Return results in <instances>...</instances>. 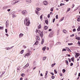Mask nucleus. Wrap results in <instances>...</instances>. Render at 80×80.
I'll return each instance as SVG.
<instances>
[{"label": "nucleus", "mask_w": 80, "mask_h": 80, "mask_svg": "<svg viewBox=\"0 0 80 80\" xmlns=\"http://www.w3.org/2000/svg\"><path fill=\"white\" fill-rule=\"evenodd\" d=\"M24 52V50H22L20 52V53L21 54H23V53Z\"/></svg>", "instance_id": "nucleus-23"}, {"label": "nucleus", "mask_w": 80, "mask_h": 80, "mask_svg": "<svg viewBox=\"0 0 80 80\" xmlns=\"http://www.w3.org/2000/svg\"><path fill=\"white\" fill-rule=\"evenodd\" d=\"M53 14V13H52V12H50V15H52Z\"/></svg>", "instance_id": "nucleus-59"}, {"label": "nucleus", "mask_w": 80, "mask_h": 80, "mask_svg": "<svg viewBox=\"0 0 80 80\" xmlns=\"http://www.w3.org/2000/svg\"><path fill=\"white\" fill-rule=\"evenodd\" d=\"M76 39H77V40H80V37H76Z\"/></svg>", "instance_id": "nucleus-35"}, {"label": "nucleus", "mask_w": 80, "mask_h": 80, "mask_svg": "<svg viewBox=\"0 0 80 80\" xmlns=\"http://www.w3.org/2000/svg\"><path fill=\"white\" fill-rule=\"evenodd\" d=\"M36 32L37 35H40L41 38H42V37H43V32H40V30H38L36 31Z\"/></svg>", "instance_id": "nucleus-2"}, {"label": "nucleus", "mask_w": 80, "mask_h": 80, "mask_svg": "<svg viewBox=\"0 0 80 80\" xmlns=\"http://www.w3.org/2000/svg\"><path fill=\"white\" fill-rule=\"evenodd\" d=\"M11 10V9H9L7 10L8 12H10V11Z\"/></svg>", "instance_id": "nucleus-57"}, {"label": "nucleus", "mask_w": 80, "mask_h": 80, "mask_svg": "<svg viewBox=\"0 0 80 80\" xmlns=\"http://www.w3.org/2000/svg\"><path fill=\"white\" fill-rule=\"evenodd\" d=\"M68 60L69 62H71V59L68 58Z\"/></svg>", "instance_id": "nucleus-51"}, {"label": "nucleus", "mask_w": 80, "mask_h": 80, "mask_svg": "<svg viewBox=\"0 0 80 80\" xmlns=\"http://www.w3.org/2000/svg\"><path fill=\"white\" fill-rule=\"evenodd\" d=\"M40 19L41 20H42V15H41L40 16Z\"/></svg>", "instance_id": "nucleus-36"}, {"label": "nucleus", "mask_w": 80, "mask_h": 80, "mask_svg": "<svg viewBox=\"0 0 80 80\" xmlns=\"http://www.w3.org/2000/svg\"><path fill=\"white\" fill-rule=\"evenodd\" d=\"M59 35V31H58L57 32V35Z\"/></svg>", "instance_id": "nucleus-55"}, {"label": "nucleus", "mask_w": 80, "mask_h": 80, "mask_svg": "<svg viewBox=\"0 0 80 80\" xmlns=\"http://www.w3.org/2000/svg\"><path fill=\"white\" fill-rule=\"evenodd\" d=\"M51 78H52V79H54V78H55V76H52Z\"/></svg>", "instance_id": "nucleus-50"}, {"label": "nucleus", "mask_w": 80, "mask_h": 80, "mask_svg": "<svg viewBox=\"0 0 80 80\" xmlns=\"http://www.w3.org/2000/svg\"><path fill=\"white\" fill-rule=\"evenodd\" d=\"M73 64L72 63H71V64H70V66H72V65H73Z\"/></svg>", "instance_id": "nucleus-56"}, {"label": "nucleus", "mask_w": 80, "mask_h": 80, "mask_svg": "<svg viewBox=\"0 0 80 80\" xmlns=\"http://www.w3.org/2000/svg\"><path fill=\"white\" fill-rule=\"evenodd\" d=\"M45 22L46 24H48V20H46Z\"/></svg>", "instance_id": "nucleus-32"}, {"label": "nucleus", "mask_w": 80, "mask_h": 80, "mask_svg": "<svg viewBox=\"0 0 80 80\" xmlns=\"http://www.w3.org/2000/svg\"><path fill=\"white\" fill-rule=\"evenodd\" d=\"M74 34H73L72 35H71L70 36L71 37H74Z\"/></svg>", "instance_id": "nucleus-54"}, {"label": "nucleus", "mask_w": 80, "mask_h": 80, "mask_svg": "<svg viewBox=\"0 0 80 80\" xmlns=\"http://www.w3.org/2000/svg\"><path fill=\"white\" fill-rule=\"evenodd\" d=\"M11 5H15V2H13V1H12L11 2Z\"/></svg>", "instance_id": "nucleus-28"}, {"label": "nucleus", "mask_w": 80, "mask_h": 80, "mask_svg": "<svg viewBox=\"0 0 80 80\" xmlns=\"http://www.w3.org/2000/svg\"><path fill=\"white\" fill-rule=\"evenodd\" d=\"M55 18H54L52 21L53 23H54V22H55Z\"/></svg>", "instance_id": "nucleus-48"}, {"label": "nucleus", "mask_w": 80, "mask_h": 80, "mask_svg": "<svg viewBox=\"0 0 80 80\" xmlns=\"http://www.w3.org/2000/svg\"><path fill=\"white\" fill-rule=\"evenodd\" d=\"M38 44V41H37L34 43V45H37Z\"/></svg>", "instance_id": "nucleus-20"}, {"label": "nucleus", "mask_w": 80, "mask_h": 80, "mask_svg": "<svg viewBox=\"0 0 80 80\" xmlns=\"http://www.w3.org/2000/svg\"><path fill=\"white\" fill-rule=\"evenodd\" d=\"M29 66V64L28 63H27L26 65H25L23 67V69H25V68H26L28 67Z\"/></svg>", "instance_id": "nucleus-9"}, {"label": "nucleus", "mask_w": 80, "mask_h": 80, "mask_svg": "<svg viewBox=\"0 0 80 80\" xmlns=\"http://www.w3.org/2000/svg\"><path fill=\"white\" fill-rule=\"evenodd\" d=\"M66 49H65V48H63L62 50V51L63 52V51H66Z\"/></svg>", "instance_id": "nucleus-49"}, {"label": "nucleus", "mask_w": 80, "mask_h": 80, "mask_svg": "<svg viewBox=\"0 0 80 80\" xmlns=\"http://www.w3.org/2000/svg\"><path fill=\"white\" fill-rule=\"evenodd\" d=\"M78 57V56L77 55H76H76H75V57L76 58H77V57Z\"/></svg>", "instance_id": "nucleus-63"}, {"label": "nucleus", "mask_w": 80, "mask_h": 80, "mask_svg": "<svg viewBox=\"0 0 80 80\" xmlns=\"http://www.w3.org/2000/svg\"><path fill=\"white\" fill-rule=\"evenodd\" d=\"M13 47L14 46H13L10 47L6 48H5V49H6V50H10V49H12V48H13Z\"/></svg>", "instance_id": "nucleus-7"}, {"label": "nucleus", "mask_w": 80, "mask_h": 80, "mask_svg": "<svg viewBox=\"0 0 80 80\" xmlns=\"http://www.w3.org/2000/svg\"><path fill=\"white\" fill-rule=\"evenodd\" d=\"M53 33H54L53 32H51L49 35V37L50 38L52 37L53 36Z\"/></svg>", "instance_id": "nucleus-6"}, {"label": "nucleus", "mask_w": 80, "mask_h": 80, "mask_svg": "<svg viewBox=\"0 0 80 80\" xmlns=\"http://www.w3.org/2000/svg\"><path fill=\"white\" fill-rule=\"evenodd\" d=\"M50 42H51V43L50 44V47H52V45H53V43H54L53 40L50 41Z\"/></svg>", "instance_id": "nucleus-8"}, {"label": "nucleus", "mask_w": 80, "mask_h": 80, "mask_svg": "<svg viewBox=\"0 0 80 80\" xmlns=\"http://www.w3.org/2000/svg\"><path fill=\"white\" fill-rule=\"evenodd\" d=\"M41 28V25H39L38 27V29H40Z\"/></svg>", "instance_id": "nucleus-29"}, {"label": "nucleus", "mask_w": 80, "mask_h": 80, "mask_svg": "<svg viewBox=\"0 0 80 80\" xmlns=\"http://www.w3.org/2000/svg\"><path fill=\"white\" fill-rule=\"evenodd\" d=\"M24 24L25 25L27 26H28L30 24V20L27 18H25L24 20Z\"/></svg>", "instance_id": "nucleus-1"}, {"label": "nucleus", "mask_w": 80, "mask_h": 80, "mask_svg": "<svg viewBox=\"0 0 80 80\" xmlns=\"http://www.w3.org/2000/svg\"><path fill=\"white\" fill-rule=\"evenodd\" d=\"M55 65H56V63H55L54 64H52L51 65V67H54V66H55Z\"/></svg>", "instance_id": "nucleus-16"}, {"label": "nucleus", "mask_w": 80, "mask_h": 80, "mask_svg": "<svg viewBox=\"0 0 80 80\" xmlns=\"http://www.w3.org/2000/svg\"><path fill=\"white\" fill-rule=\"evenodd\" d=\"M64 17H62L61 19H60V22H62V21H63V20H64Z\"/></svg>", "instance_id": "nucleus-18"}, {"label": "nucleus", "mask_w": 80, "mask_h": 80, "mask_svg": "<svg viewBox=\"0 0 80 80\" xmlns=\"http://www.w3.org/2000/svg\"><path fill=\"white\" fill-rule=\"evenodd\" d=\"M68 45H73V43H68Z\"/></svg>", "instance_id": "nucleus-41"}, {"label": "nucleus", "mask_w": 80, "mask_h": 80, "mask_svg": "<svg viewBox=\"0 0 80 80\" xmlns=\"http://www.w3.org/2000/svg\"><path fill=\"white\" fill-rule=\"evenodd\" d=\"M66 48L67 51H68V52H71V50L68 48Z\"/></svg>", "instance_id": "nucleus-13"}, {"label": "nucleus", "mask_w": 80, "mask_h": 80, "mask_svg": "<svg viewBox=\"0 0 80 80\" xmlns=\"http://www.w3.org/2000/svg\"><path fill=\"white\" fill-rule=\"evenodd\" d=\"M9 22L8 21H7L6 22V27H8V23H9Z\"/></svg>", "instance_id": "nucleus-11"}, {"label": "nucleus", "mask_w": 80, "mask_h": 80, "mask_svg": "<svg viewBox=\"0 0 80 80\" xmlns=\"http://www.w3.org/2000/svg\"><path fill=\"white\" fill-rule=\"evenodd\" d=\"M63 32L64 33H66V32H67V31H66V30H63Z\"/></svg>", "instance_id": "nucleus-27"}, {"label": "nucleus", "mask_w": 80, "mask_h": 80, "mask_svg": "<svg viewBox=\"0 0 80 80\" xmlns=\"http://www.w3.org/2000/svg\"><path fill=\"white\" fill-rule=\"evenodd\" d=\"M77 21H78V22H80V18H78L77 19Z\"/></svg>", "instance_id": "nucleus-45"}, {"label": "nucleus", "mask_w": 80, "mask_h": 80, "mask_svg": "<svg viewBox=\"0 0 80 80\" xmlns=\"http://www.w3.org/2000/svg\"><path fill=\"white\" fill-rule=\"evenodd\" d=\"M65 72H66V70H65V69H62V72L63 73H64Z\"/></svg>", "instance_id": "nucleus-25"}, {"label": "nucleus", "mask_w": 80, "mask_h": 80, "mask_svg": "<svg viewBox=\"0 0 80 80\" xmlns=\"http://www.w3.org/2000/svg\"><path fill=\"white\" fill-rule=\"evenodd\" d=\"M47 73H48V72L47 71H46V73H45L46 75L45 76V77H46V76H47Z\"/></svg>", "instance_id": "nucleus-52"}, {"label": "nucleus", "mask_w": 80, "mask_h": 80, "mask_svg": "<svg viewBox=\"0 0 80 80\" xmlns=\"http://www.w3.org/2000/svg\"><path fill=\"white\" fill-rule=\"evenodd\" d=\"M50 14H48V18H50Z\"/></svg>", "instance_id": "nucleus-61"}, {"label": "nucleus", "mask_w": 80, "mask_h": 80, "mask_svg": "<svg viewBox=\"0 0 80 80\" xmlns=\"http://www.w3.org/2000/svg\"><path fill=\"white\" fill-rule=\"evenodd\" d=\"M78 31H80V27H79L77 29Z\"/></svg>", "instance_id": "nucleus-42"}, {"label": "nucleus", "mask_w": 80, "mask_h": 80, "mask_svg": "<svg viewBox=\"0 0 80 80\" xmlns=\"http://www.w3.org/2000/svg\"><path fill=\"white\" fill-rule=\"evenodd\" d=\"M19 2H20L19 0H17V1H15L14 2V3H15H15H18Z\"/></svg>", "instance_id": "nucleus-17"}, {"label": "nucleus", "mask_w": 80, "mask_h": 80, "mask_svg": "<svg viewBox=\"0 0 80 80\" xmlns=\"http://www.w3.org/2000/svg\"><path fill=\"white\" fill-rule=\"evenodd\" d=\"M59 74L61 77H62V76H63V75L61 73H60Z\"/></svg>", "instance_id": "nucleus-58"}, {"label": "nucleus", "mask_w": 80, "mask_h": 80, "mask_svg": "<svg viewBox=\"0 0 80 80\" xmlns=\"http://www.w3.org/2000/svg\"><path fill=\"white\" fill-rule=\"evenodd\" d=\"M78 44L79 45V46H80V43L79 41L78 42Z\"/></svg>", "instance_id": "nucleus-64"}, {"label": "nucleus", "mask_w": 80, "mask_h": 80, "mask_svg": "<svg viewBox=\"0 0 80 80\" xmlns=\"http://www.w3.org/2000/svg\"><path fill=\"white\" fill-rule=\"evenodd\" d=\"M5 74V72H2V74H1L2 77L3 76V75Z\"/></svg>", "instance_id": "nucleus-26"}, {"label": "nucleus", "mask_w": 80, "mask_h": 80, "mask_svg": "<svg viewBox=\"0 0 80 80\" xmlns=\"http://www.w3.org/2000/svg\"><path fill=\"white\" fill-rule=\"evenodd\" d=\"M21 76L22 77H23L25 76V74L22 73L21 75Z\"/></svg>", "instance_id": "nucleus-40"}, {"label": "nucleus", "mask_w": 80, "mask_h": 80, "mask_svg": "<svg viewBox=\"0 0 80 80\" xmlns=\"http://www.w3.org/2000/svg\"><path fill=\"white\" fill-rule=\"evenodd\" d=\"M3 27L0 26V30H3Z\"/></svg>", "instance_id": "nucleus-33"}, {"label": "nucleus", "mask_w": 80, "mask_h": 80, "mask_svg": "<svg viewBox=\"0 0 80 80\" xmlns=\"http://www.w3.org/2000/svg\"><path fill=\"white\" fill-rule=\"evenodd\" d=\"M47 50H49V48L47 47Z\"/></svg>", "instance_id": "nucleus-60"}, {"label": "nucleus", "mask_w": 80, "mask_h": 80, "mask_svg": "<svg viewBox=\"0 0 80 80\" xmlns=\"http://www.w3.org/2000/svg\"><path fill=\"white\" fill-rule=\"evenodd\" d=\"M20 67H18L17 68V70H20Z\"/></svg>", "instance_id": "nucleus-47"}, {"label": "nucleus", "mask_w": 80, "mask_h": 80, "mask_svg": "<svg viewBox=\"0 0 80 80\" xmlns=\"http://www.w3.org/2000/svg\"><path fill=\"white\" fill-rule=\"evenodd\" d=\"M5 31L6 33H7V32H8V30L7 29H5Z\"/></svg>", "instance_id": "nucleus-46"}, {"label": "nucleus", "mask_w": 80, "mask_h": 80, "mask_svg": "<svg viewBox=\"0 0 80 80\" xmlns=\"http://www.w3.org/2000/svg\"><path fill=\"white\" fill-rule=\"evenodd\" d=\"M53 8H51L50 9V11H51V12H53Z\"/></svg>", "instance_id": "nucleus-37"}, {"label": "nucleus", "mask_w": 80, "mask_h": 80, "mask_svg": "<svg viewBox=\"0 0 80 80\" xmlns=\"http://www.w3.org/2000/svg\"><path fill=\"white\" fill-rule=\"evenodd\" d=\"M70 9H71L70 8H68L67 11V12H69V11L70 10Z\"/></svg>", "instance_id": "nucleus-38"}, {"label": "nucleus", "mask_w": 80, "mask_h": 80, "mask_svg": "<svg viewBox=\"0 0 80 80\" xmlns=\"http://www.w3.org/2000/svg\"><path fill=\"white\" fill-rule=\"evenodd\" d=\"M26 2L28 3H30L32 2V1H31V0H27Z\"/></svg>", "instance_id": "nucleus-12"}, {"label": "nucleus", "mask_w": 80, "mask_h": 80, "mask_svg": "<svg viewBox=\"0 0 80 80\" xmlns=\"http://www.w3.org/2000/svg\"><path fill=\"white\" fill-rule=\"evenodd\" d=\"M43 4H44V5H48V2L47 1H44L43 2Z\"/></svg>", "instance_id": "nucleus-10"}, {"label": "nucleus", "mask_w": 80, "mask_h": 80, "mask_svg": "<svg viewBox=\"0 0 80 80\" xmlns=\"http://www.w3.org/2000/svg\"><path fill=\"white\" fill-rule=\"evenodd\" d=\"M71 60L72 62H74V58H71Z\"/></svg>", "instance_id": "nucleus-43"}, {"label": "nucleus", "mask_w": 80, "mask_h": 80, "mask_svg": "<svg viewBox=\"0 0 80 80\" xmlns=\"http://www.w3.org/2000/svg\"><path fill=\"white\" fill-rule=\"evenodd\" d=\"M23 36V34L21 33L20 34H19V38H22V37Z\"/></svg>", "instance_id": "nucleus-15"}, {"label": "nucleus", "mask_w": 80, "mask_h": 80, "mask_svg": "<svg viewBox=\"0 0 80 80\" xmlns=\"http://www.w3.org/2000/svg\"><path fill=\"white\" fill-rule=\"evenodd\" d=\"M56 19H58V15H56Z\"/></svg>", "instance_id": "nucleus-44"}, {"label": "nucleus", "mask_w": 80, "mask_h": 80, "mask_svg": "<svg viewBox=\"0 0 80 80\" xmlns=\"http://www.w3.org/2000/svg\"><path fill=\"white\" fill-rule=\"evenodd\" d=\"M63 5H65V4L64 3H61L60 4V6L61 7L62 6H63Z\"/></svg>", "instance_id": "nucleus-31"}, {"label": "nucleus", "mask_w": 80, "mask_h": 80, "mask_svg": "<svg viewBox=\"0 0 80 80\" xmlns=\"http://www.w3.org/2000/svg\"><path fill=\"white\" fill-rule=\"evenodd\" d=\"M65 62H66V64L67 65H68V61L66 60Z\"/></svg>", "instance_id": "nucleus-24"}, {"label": "nucleus", "mask_w": 80, "mask_h": 80, "mask_svg": "<svg viewBox=\"0 0 80 80\" xmlns=\"http://www.w3.org/2000/svg\"><path fill=\"white\" fill-rule=\"evenodd\" d=\"M36 10H38V11H40V10H41V9L40 8H36Z\"/></svg>", "instance_id": "nucleus-19"}, {"label": "nucleus", "mask_w": 80, "mask_h": 80, "mask_svg": "<svg viewBox=\"0 0 80 80\" xmlns=\"http://www.w3.org/2000/svg\"><path fill=\"white\" fill-rule=\"evenodd\" d=\"M75 31H76V29H75V28L73 29V31L75 32Z\"/></svg>", "instance_id": "nucleus-53"}, {"label": "nucleus", "mask_w": 80, "mask_h": 80, "mask_svg": "<svg viewBox=\"0 0 80 80\" xmlns=\"http://www.w3.org/2000/svg\"><path fill=\"white\" fill-rule=\"evenodd\" d=\"M32 54V52H30L29 53H27L25 54V56H24V57H28L29 56H30V55Z\"/></svg>", "instance_id": "nucleus-5"}, {"label": "nucleus", "mask_w": 80, "mask_h": 80, "mask_svg": "<svg viewBox=\"0 0 80 80\" xmlns=\"http://www.w3.org/2000/svg\"><path fill=\"white\" fill-rule=\"evenodd\" d=\"M76 55L78 57V56H79L80 55V54H79V53H76Z\"/></svg>", "instance_id": "nucleus-34"}, {"label": "nucleus", "mask_w": 80, "mask_h": 80, "mask_svg": "<svg viewBox=\"0 0 80 80\" xmlns=\"http://www.w3.org/2000/svg\"><path fill=\"white\" fill-rule=\"evenodd\" d=\"M22 14L23 15H24V16H25L26 15V14L27 13V10H24L22 11L21 12Z\"/></svg>", "instance_id": "nucleus-3"}, {"label": "nucleus", "mask_w": 80, "mask_h": 80, "mask_svg": "<svg viewBox=\"0 0 80 80\" xmlns=\"http://www.w3.org/2000/svg\"><path fill=\"white\" fill-rule=\"evenodd\" d=\"M36 39L37 40H40V38H39V37L37 36L36 37Z\"/></svg>", "instance_id": "nucleus-14"}, {"label": "nucleus", "mask_w": 80, "mask_h": 80, "mask_svg": "<svg viewBox=\"0 0 80 80\" xmlns=\"http://www.w3.org/2000/svg\"><path fill=\"white\" fill-rule=\"evenodd\" d=\"M47 58V57H43L42 58L43 60H45V59Z\"/></svg>", "instance_id": "nucleus-21"}, {"label": "nucleus", "mask_w": 80, "mask_h": 80, "mask_svg": "<svg viewBox=\"0 0 80 80\" xmlns=\"http://www.w3.org/2000/svg\"><path fill=\"white\" fill-rule=\"evenodd\" d=\"M48 28V27H47V26H45L44 27L45 30H47V29Z\"/></svg>", "instance_id": "nucleus-30"}, {"label": "nucleus", "mask_w": 80, "mask_h": 80, "mask_svg": "<svg viewBox=\"0 0 80 80\" xmlns=\"http://www.w3.org/2000/svg\"><path fill=\"white\" fill-rule=\"evenodd\" d=\"M35 13H37V14L38 15V11H37V10H35Z\"/></svg>", "instance_id": "nucleus-39"}, {"label": "nucleus", "mask_w": 80, "mask_h": 80, "mask_svg": "<svg viewBox=\"0 0 80 80\" xmlns=\"http://www.w3.org/2000/svg\"><path fill=\"white\" fill-rule=\"evenodd\" d=\"M10 7H11V5H9V6H5L3 7V9L6 10V9H8V8H9Z\"/></svg>", "instance_id": "nucleus-4"}, {"label": "nucleus", "mask_w": 80, "mask_h": 80, "mask_svg": "<svg viewBox=\"0 0 80 80\" xmlns=\"http://www.w3.org/2000/svg\"><path fill=\"white\" fill-rule=\"evenodd\" d=\"M5 34L6 36H7V37H8V34Z\"/></svg>", "instance_id": "nucleus-62"}, {"label": "nucleus", "mask_w": 80, "mask_h": 80, "mask_svg": "<svg viewBox=\"0 0 80 80\" xmlns=\"http://www.w3.org/2000/svg\"><path fill=\"white\" fill-rule=\"evenodd\" d=\"M44 42V39H43L42 40V42H41V44H42V45H43V44Z\"/></svg>", "instance_id": "nucleus-22"}]
</instances>
